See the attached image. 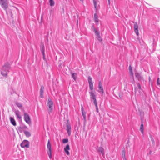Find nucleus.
Returning a JSON list of instances; mask_svg holds the SVG:
<instances>
[{
	"instance_id": "obj_1",
	"label": "nucleus",
	"mask_w": 160,
	"mask_h": 160,
	"mask_svg": "<svg viewBox=\"0 0 160 160\" xmlns=\"http://www.w3.org/2000/svg\"><path fill=\"white\" fill-rule=\"evenodd\" d=\"M10 68V65L8 63H5L1 69V73L2 75L7 77Z\"/></svg>"
},
{
	"instance_id": "obj_2",
	"label": "nucleus",
	"mask_w": 160,
	"mask_h": 160,
	"mask_svg": "<svg viewBox=\"0 0 160 160\" xmlns=\"http://www.w3.org/2000/svg\"><path fill=\"white\" fill-rule=\"evenodd\" d=\"M48 102L47 103L48 107V110L49 114L51 113L52 112L53 107V102L51 99L50 98H48Z\"/></svg>"
},
{
	"instance_id": "obj_3",
	"label": "nucleus",
	"mask_w": 160,
	"mask_h": 160,
	"mask_svg": "<svg viewBox=\"0 0 160 160\" xmlns=\"http://www.w3.org/2000/svg\"><path fill=\"white\" fill-rule=\"evenodd\" d=\"M0 4L6 11L8 8V2L7 0H0Z\"/></svg>"
},
{
	"instance_id": "obj_4",
	"label": "nucleus",
	"mask_w": 160,
	"mask_h": 160,
	"mask_svg": "<svg viewBox=\"0 0 160 160\" xmlns=\"http://www.w3.org/2000/svg\"><path fill=\"white\" fill-rule=\"evenodd\" d=\"M24 118L25 121L28 124H30L31 122V119L28 114L25 112L24 113Z\"/></svg>"
},
{
	"instance_id": "obj_5",
	"label": "nucleus",
	"mask_w": 160,
	"mask_h": 160,
	"mask_svg": "<svg viewBox=\"0 0 160 160\" xmlns=\"http://www.w3.org/2000/svg\"><path fill=\"white\" fill-rule=\"evenodd\" d=\"M90 94V99L91 101H93L94 103L97 102L96 98V95L93 92L91 91L89 92Z\"/></svg>"
},
{
	"instance_id": "obj_6",
	"label": "nucleus",
	"mask_w": 160,
	"mask_h": 160,
	"mask_svg": "<svg viewBox=\"0 0 160 160\" xmlns=\"http://www.w3.org/2000/svg\"><path fill=\"white\" fill-rule=\"evenodd\" d=\"M71 126L68 120L66 125V130L68 136H70L71 133Z\"/></svg>"
},
{
	"instance_id": "obj_7",
	"label": "nucleus",
	"mask_w": 160,
	"mask_h": 160,
	"mask_svg": "<svg viewBox=\"0 0 160 160\" xmlns=\"http://www.w3.org/2000/svg\"><path fill=\"white\" fill-rule=\"evenodd\" d=\"M21 146L22 148H28L29 147V142L27 140H24L21 144Z\"/></svg>"
},
{
	"instance_id": "obj_8",
	"label": "nucleus",
	"mask_w": 160,
	"mask_h": 160,
	"mask_svg": "<svg viewBox=\"0 0 160 160\" xmlns=\"http://www.w3.org/2000/svg\"><path fill=\"white\" fill-rule=\"evenodd\" d=\"M88 82L89 83V87L90 90H92L93 89V83L92 78L90 76L88 77Z\"/></svg>"
},
{
	"instance_id": "obj_9",
	"label": "nucleus",
	"mask_w": 160,
	"mask_h": 160,
	"mask_svg": "<svg viewBox=\"0 0 160 160\" xmlns=\"http://www.w3.org/2000/svg\"><path fill=\"white\" fill-rule=\"evenodd\" d=\"M98 88L99 89L98 90V92L100 93L103 94L104 91L103 89L102 84L101 81H99V82Z\"/></svg>"
},
{
	"instance_id": "obj_10",
	"label": "nucleus",
	"mask_w": 160,
	"mask_h": 160,
	"mask_svg": "<svg viewBox=\"0 0 160 160\" xmlns=\"http://www.w3.org/2000/svg\"><path fill=\"white\" fill-rule=\"evenodd\" d=\"M134 30L135 32L136 33L137 35L138 36L139 33L138 32V27L137 23H135L134 24Z\"/></svg>"
},
{
	"instance_id": "obj_11",
	"label": "nucleus",
	"mask_w": 160,
	"mask_h": 160,
	"mask_svg": "<svg viewBox=\"0 0 160 160\" xmlns=\"http://www.w3.org/2000/svg\"><path fill=\"white\" fill-rule=\"evenodd\" d=\"M94 22L97 25H98V24L99 19L98 16L97 15V13H94Z\"/></svg>"
},
{
	"instance_id": "obj_12",
	"label": "nucleus",
	"mask_w": 160,
	"mask_h": 160,
	"mask_svg": "<svg viewBox=\"0 0 160 160\" xmlns=\"http://www.w3.org/2000/svg\"><path fill=\"white\" fill-rule=\"evenodd\" d=\"M14 112L16 116L19 119H21L22 118L20 114V112L18 110H15Z\"/></svg>"
},
{
	"instance_id": "obj_13",
	"label": "nucleus",
	"mask_w": 160,
	"mask_h": 160,
	"mask_svg": "<svg viewBox=\"0 0 160 160\" xmlns=\"http://www.w3.org/2000/svg\"><path fill=\"white\" fill-rule=\"evenodd\" d=\"M128 69L129 71V73L130 75V77L131 78H133V73L132 72V67L131 65L129 66Z\"/></svg>"
},
{
	"instance_id": "obj_14",
	"label": "nucleus",
	"mask_w": 160,
	"mask_h": 160,
	"mask_svg": "<svg viewBox=\"0 0 160 160\" xmlns=\"http://www.w3.org/2000/svg\"><path fill=\"white\" fill-rule=\"evenodd\" d=\"M44 88L43 86H41L40 89V97L42 98H43V93L44 91Z\"/></svg>"
},
{
	"instance_id": "obj_15",
	"label": "nucleus",
	"mask_w": 160,
	"mask_h": 160,
	"mask_svg": "<svg viewBox=\"0 0 160 160\" xmlns=\"http://www.w3.org/2000/svg\"><path fill=\"white\" fill-rule=\"evenodd\" d=\"M40 50L43 56V58H45V53H44V46L43 45H42L40 47Z\"/></svg>"
},
{
	"instance_id": "obj_16",
	"label": "nucleus",
	"mask_w": 160,
	"mask_h": 160,
	"mask_svg": "<svg viewBox=\"0 0 160 160\" xmlns=\"http://www.w3.org/2000/svg\"><path fill=\"white\" fill-rule=\"evenodd\" d=\"M9 119L12 124L13 126H15L16 125V123L15 119L12 117H10Z\"/></svg>"
},
{
	"instance_id": "obj_17",
	"label": "nucleus",
	"mask_w": 160,
	"mask_h": 160,
	"mask_svg": "<svg viewBox=\"0 0 160 160\" xmlns=\"http://www.w3.org/2000/svg\"><path fill=\"white\" fill-rule=\"evenodd\" d=\"M15 103L19 109H20V108H22V105L21 102H19L18 101H16L15 102Z\"/></svg>"
},
{
	"instance_id": "obj_18",
	"label": "nucleus",
	"mask_w": 160,
	"mask_h": 160,
	"mask_svg": "<svg viewBox=\"0 0 160 160\" xmlns=\"http://www.w3.org/2000/svg\"><path fill=\"white\" fill-rule=\"evenodd\" d=\"M93 1L94 7L96 8V10H97L98 7V2L97 0H93Z\"/></svg>"
},
{
	"instance_id": "obj_19",
	"label": "nucleus",
	"mask_w": 160,
	"mask_h": 160,
	"mask_svg": "<svg viewBox=\"0 0 160 160\" xmlns=\"http://www.w3.org/2000/svg\"><path fill=\"white\" fill-rule=\"evenodd\" d=\"M47 148L48 149V150H51V145L50 141L49 140H48V141Z\"/></svg>"
},
{
	"instance_id": "obj_20",
	"label": "nucleus",
	"mask_w": 160,
	"mask_h": 160,
	"mask_svg": "<svg viewBox=\"0 0 160 160\" xmlns=\"http://www.w3.org/2000/svg\"><path fill=\"white\" fill-rule=\"evenodd\" d=\"M122 157L123 160H126L125 158V151H122Z\"/></svg>"
},
{
	"instance_id": "obj_21",
	"label": "nucleus",
	"mask_w": 160,
	"mask_h": 160,
	"mask_svg": "<svg viewBox=\"0 0 160 160\" xmlns=\"http://www.w3.org/2000/svg\"><path fill=\"white\" fill-rule=\"evenodd\" d=\"M72 76L73 79L75 80L77 78V73H72Z\"/></svg>"
},
{
	"instance_id": "obj_22",
	"label": "nucleus",
	"mask_w": 160,
	"mask_h": 160,
	"mask_svg": "<svg viewBox=\"0 0 160 160\" xmlns=\"http://www.w3.org/2000/svg\"><path fill=\"white\" fill-rule=\"evenodd\" d=\"M82 115L83 117L84 120H86V112L85 111L82 112Z\"/></svg>"
},
{
	"instance_id": "obj_23",
	"label": "nucleus",
	"mask_w": 160,
	"mask_h": 160,
	"mask_svg": "<svg viewBox=\"0 0 160 160\" xmlns=\"http://www.w3.org/2000/svg\"><path fill=\"white\" fill-rule=\"evenodd\" d=\"M24 133L27 137H30L31 135L30 132L28 131H25Z\"/></svg>"
},
{
	"instance_id": "obj_24",
	"label": "nucleus",
	"mask_w": 160,
	"mask_h": 160,
	"mask_svg": "<svg viewBox=\"0 0 160 160\" xmlns=\"http://www.w3.org/2000/svg\"><path fill=\"white\" fill-rule=\"evenodd\" d=\"M135 77L138 80H139L140 78V75L139 73H135Z\"/></svg>"
},
{
	"instance_id": "obj_25",
	"label": "nucleus",
	"mask_w": 160,
	"mask_h": 160,
	"mask_svg": "<svg viewBox=\"0 0 160 160\" xmlns=\"http://www.w3.org/2000/svg\"><path fill=\"white\" fill-rule=\"evenodd\" d=\"M48 154L50 158H52V151H48Z\"/></svg>"
},
{
	"instance_id": "obj_26",
	"label": "nucleus",
	"mask_w": 160,
	"mask_h": 160,
	"mask_svg": "<svg viewBox=\"0 0 160 160\" xmlns=\"http://www.w3.org/2000/svg\"><path fill=\"white\" fill-rule=\"evenodd\" d=\"M141 132H142V134H143L144 128L143 124H142L141 125Z\"/></svg>"
},
{
	"instance_id": "obj_27",
	"label": "nucleus",
	"mask_w": 160,
	"mask_h": 160,
	"mask_svg": "<svg viewBox=\"0 0 160 160\" xmlns=\"http://www.w3.org/2000/svg\"><path fill=\"white\" fill-rule=\"evenodd\" d=\"M49 3L50 5L51 6H53L54 5V2L53 0H50Z\"/></svg>"
},
{
	"instance_id": "obj_28",
	"label": "nucleus",
	"mask_w": 160,
	"mask_h": 160,
	"mask_svg": "<svg viewBox=\"0 0 160 160\" xmlns=\"http://www.w3.org/2000/svg\"><path fill=\"white\" fill-rule=\"evenodd\" d=\"M94 104L95 106L97 112H99V110H98V106L97 103L96 102V103H94Z\"/></svg>"
},
{
	"instance_id": "obj_29",
	"label": "nucleus",
	"mask_w": 160,
	"mask_h": 160,
	"mask_svg": "<svg viewBox=\"0 0 160 160\" xmlns=\"http://www.w3.org/2000/svg\"><path fill=\"white\" fill-rule=\"evenodd\" d=\"M150 138L151 139V141L152 142V144H153V145H155V142H154V139L152 138V137L151 136H150Z\"/></svg>"
},
{
	"instance_id": "obj_30",
	"label": "nucleus",
	"mask_w": 160,
	"mask_h": 160,
	"mask_svg": "<svg viewBox=\"0 0 160 160\" xmlns=\"http://www.w3.org/2000/svg\"><path fill=\"white\" fill-rule=\"evenodd\" d=\"M68 139H64L62 140V142L63 143H66L68 142Z\"/></svg>"
},
{
	"instance_id": "obj_31",
	"label": "nucleus",
	"mask_w": 160,
	"mask_h": 160,
	"mask_svg": "<svg viewBox=\"0 0 160 160\" xmlns=\"http://www.w3.org/2000/svg\"><path fill=\"white\" fill-rule=\"evenodd\" d=\"M69 150V146L68 144L66 145V147L64 148V150Z\"/></svg>"
},
{
	"instance_id": "obj_32",
	"label": "nucleus",
	"mask_w": 160,
	"mask_h": 160,
	"mask_svg": "<svg viewBox=\"0 0 160 160\" xmlns=\"http://www.w3.org/2000/svg\"><path fill=\"white\" fill-rule=\"evenodd\" d=\"M157 84L158 85H160V80L159 78H158L157 81Z\"/></svg>"
},
{
	"instance_id": "obj_33",
	"label": "nucleus",
	"mask_w": 160,
	"mask_h": 160,
	"mask_svg": "<svg viewBox=\"0 0 160 160\" xmlns=\"http://www.w3.org/2000/svg\"><path fill=\"white\" fill-rule=\"evenodd\" d=\"M91 28H92V30L93 31H95L96 29V28L94 27V26L93 25H92L91 27Z\"/></svg>"
},
{
	"instance_id": "obj_34",
	"label": "nucleus",
	"mask_w": 160,
	"mask_h": 160,
	"mask_svg": "<svg viewBox=\"0 0 160 160\" xmlns=\"http://www.w3.org/2000/svg\"><path fill=\"white\" fill-rule=\"evenodd\" d=\"M98 37V39L99 41H102V39H101V37H100V35H99V36H97Z\"/></svg>"
},
{
	"instance_id": "obj_35",
	"label": "nucleus",
	"mask_w": 160,
	"mask_h": 160,
	"mask_svg": "<svg viewBox=\"0 0 160 160\" xmlns=\"http://www.w3.org/2000/svg\"><path fill=\"white\" fill-rule=\"evenodd\" d=\"M65 153L67 155H69L70 154L69 152L68 151H64Z\"/></svg>"
},
{
	"instance_id": "obj_36",
	"label": "nucleus",
	"mask_w": 160,
	"mask_h": 160,
	"mask_svg": "<svg viewBox=\"0 0 160 160\" xmlns=\"http://www.w3.org/2000/svg\"><path fill=\"white\" fill-rule=\"evenodd\" d=\"M81 106H82V107H81V111H82V112L84 111V108H83V107L82 105H81Z\"/></svg>"
},
{
	"instance_id": "obj_37",
	"label": "nucleus",
	"mask_w": 160,
	"mask_h": 160,
	"mask_svg": "<svg viewBox=\"0 0 160 160\" xmlns=\"http://www.w3.org/2000/svg\"><path fill=\"white\" fill-rule=\"evenodd\" d=\"M97 36H99L100 35V33L98 32V33H97L96 34H95Z\"/></svg>"
},
{
	"instance_id": "obj_38",
	"label": "nucleus",
	"mask_w": 160,
	"mask_h": 160,
	"mask_svg": "<svg viewBox=\"0 0 160 160\" xmlns=\"http://www.w3.org/2000/svg\"><path fill=\"white\" fill-rule=\"evenodd\" d=\"M94 32H95V34H96L97 33H98L99 32L98 31L97 29L95 31H94Z\"/></svg>"
},
{
	"instance_id": "obj_39",
	"label": "nucleus",
	"mask_w": 160,
	"mask_h": 160,
	"mask_svg": "<svg viewBox=\"0 0 160 160\" xmlns=\"http://www.w3.org/2000/svg\"><path fill=\"white\" fill-rule=\"evenodd\" d=\"M104 151H102V150H101V151H99L103 155V152Z\"/></svg>"
},
{
	"instance_id": "obj_40",
	"label": "nucleus",
	"mask_w": 160,
	"mask_h": 160,
	"mask_svg": "<svg viewBox=\"0 0 160 160\" xmlns=\"http://www.w3.org/2000/svg\"><path fill=\"white\" fill-rule=\"evenodd\" d=\"M138 88L139 89H140V84L138 83Z\"/></svg>"
},
{
	"instance_id": "obj_41",
	"label": "nucleus",
	"mask_w": 160,
	"mask_h": 160,
	"mask_svg": "<svg viewBox=\"0 0 160 160\" xmlns=\"http://www.w3.org/2000/svg\"><path fill=\"white\" fill-rule=\"evenodd\" d=\"M111 0H108V2L109 5H110Z\"/></svg>"
},
{
	"instance_id": "obj_42",
	"label": "nucleus",
	"mask_w": 160,
	"mask_h": 160,
	"mask_svg": "<svg viewBox=\"0 0 160 160\" xmlns=\"http://www.w3.org/2000/svg\"><path fill=\"white\" fill-rule=\"evenodd\" d=\"M126 149H127V150H128V149H129V147L127 146V147H126Z\"/></svg>"
},
{
	"instance_id": "obj_43",
	"label": "nucleus",
	"mask_w": 160,
	"mask_h": 160,
	"mask_svg": "<svg viewBox=\"0 0 160 160\" xmlns=\"http://www.w3.org/2000/svg\"><path fill=\"white\" fill-rule=\"evenodd\" d=\"M80 1L83 3L84 0H80Z\"/></svg>"
},
{
	"instance_id": "obj_44",
	"label": "nucleus",
	"mask_w": 160,
	"mask_h": 160,
	"mask_svg": "<svg viewBox=\"0 0 160 160\" xmlns=\"http://www.w3.org/2000/svg\"><path fill=\"white\" fill-rule=\"evenodd\" d=\"M150 80H151V78H150V77H149V81H150Z\"/></svg>"
},
{
	"instance_id": "obj_45",
	"label": "nucleus",
	"mask_w": 160,
	"mask_h": 160,
	"mask_svg": "<svg viewBox=\"0 0 160 160\" xmlns=\"http://www.w3.org/2000/svg\"><path fill=\"white\" fill-rule=\"evenodd\" d=\"M42 18V16L41 17V18Z\"/></svg>"
}]
</instances>
